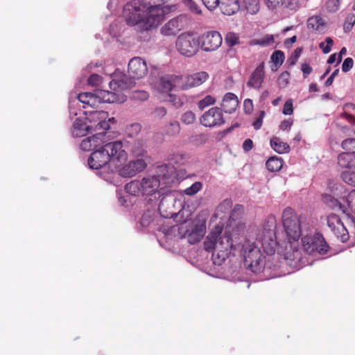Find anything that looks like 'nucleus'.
<instances>
[{"instance_id":"39","label":"nucleus","mask_w":355,"mask_h":355,"mask_svg":"<svg viewBox=\"0 0 355 355\" xmlns=\"http://www.w3.org/2000/svg\"><path fill=\"white\" fill-rule=\"evenodd\" d=\"M215 103L216 98L214 96L207 95L198 102V106L200 110H202L205 107L214 105Z\"/></svg>"},{"instance_id":"44","label":"nucleus","mask_w":355,"mask_h":355,"mask_svg":"<svg viewBox=\"0 0 355 355\" xmlns=\"http://www.w3.org/2000/svg\"><path fill=\"white\" fill-rule=\"evenodd\" d=\"M153 222V213L148 211L143 214L140 223L143 227H148Z\"/></svg>"},{"instance_id":"49","label":"nucleus","mask_w":355,"mask_h":355,"mask_svg":"<svg viewBox=\"0 0 355 355\" xmlns=\"http://www.w3.org/2000/svg\"><path fill=\"white\" fill-rule=\"evenodd\" d=\"M332 44V39L328 37L325 39L324 42L320 43L319 46L322 49V52L327 54L331 51Z\"/></svg>"},{"instance_id":"61","label":"nucleus","mask_w":355,"mask_h":355,"mask_svg":"<svg viewBox=\"0 0 355 355\" xmlns=\"http://www.w3.org/2000/svg\"><path fill=\"white\" fill-rule=\"evenodd\" d=\"M166 110L162 107L156 108L154 112L155 116L157 118H162L166 115Z\"/></svg>"},{"instance_id":"63","label":"nucleus","mask_w":355,"mask_h":355,"mask_svg":"<svg viewBox=\"0 0 355 355\" xmlns=\"http://www.w3.org/2000/svg\"><path fill=\"white\" fill-rule=\"evenodd\" d=\"M135 98H138L141 101L146 100L148 97L147 92L144 91L137 92L134 96Z\"/></svg>"},{"instance_id":"27","label":"nucleus","mask_w":355,"mask_h":355,"mask_svg":"<svg viewBox=\"0 0 355 355\" xmlns=\"http://www.w3.org/2000/svg\"><path fill=\"white\" fill-rule=\"evenodd\" d=\"M239 105V100L236 95L228 92L223 98L221 107L226 113L232 114Z\"/></svg>"},{"instance_id":"23","label":"nucleus","mask_w":355,"mask_h":355,"mask_svg":"<svg viewBox=\"0 0 355 355\" xmlns=\"http://www.w3.org/2000/svg\"><path fill=\"white\" fill-rule=\"evenodd\" d=\"M148 73V67L146 61L140 57L132 58L128 64L129 76L135 78H142Z\"/></svg>"},{"instance_id":"5","label":"nucleus","mask_w":355,"mask_h":355,"mask_svg":"<svg viewBox=\"0 0 355 355\" xmlns=\"http://www.w3.org/2000/svg\"><path fill=\"white\" fill-rule=\"evenodd\" d=\"M74 116H72V118ZM77 117L73 125L72 135L73 137L85 136L93 131H107L110 125L115 123L114 117H109L107 112L103 110H78Z\"/></svg>"},{"instance_id":"51","label":"nucleus","mask_w":355,"mask_h":355,"mask_svg":"<svg viewBox=\"0 0 355 355\" xmlns=\"http://www.w3.org/2000/svg\"><path fill=\"white\" fill-rule=\"evenodd\" d=\"M326 8L331 12H336L339 8V0H327Z\"/></svg>"},{"instance_id":"38","label":"nucleus","mask_w":355,"mask_h":355,"mask_svg":"<svg viewBox=\"0 0 355 355\" xmlns=\"http://www.w3.org/2000/svg\"><path fill=\"white\" fill-rule=\"evenodd\" d=\"M245 8L248 12L251 15L257 13L259 10L258 0H243Z\"/></svg>"},{"instance_id":"52","label":"nucleus","mask_w":355,"mask_h":355,"mask_svg":"<svg viewBox=\"0 0 355 355\" xmlns=\"http://www.w3.org/2000/svg\"><path fill=\"white\" fill-rule=\"evenodd\" d=\"M355 24V15L354 14L349 15L345 20L344 24V29L345 31H349L354 24Z\"/></svg>"},{"instance_id":"18","label":"nucleus","mask_w":355,"mask_h":355,"mask_svg":"<svg viewBox=\"0 0 355 355\" xmlns=\"http://www.w3.org/2000/svg\"><path fill=\"white\" fill-rule=\"evenodd\" d=\"M202 125L209 128L220 126L225 123L221 110L214 107L206 111L200 119Z\"/></svg>"},{"instance_id":"3","label":"nucleus","mask_w":355,"mask_h":355,"mask_svg":"<svg viewBox=\"0 0 355 355\" xmlns=\"http://www.w3.org/2000/svg\"><path fill=\"white\" fill-rule=\"evenodd\" d=\"M132 1L123 8V17L128 26L139 31L157 27L164 19V10L159 0Z\"/></svg>"},{"instance_id":"40","label":"nucleus","mask_w":355,"mask_h":355,"mask_svg":"<svg viewBox=\"0 0 355 355\" xmlns=\"http://www.w3.org/2000/svg\"><path fill=\"white\" fill-rule=\"evenodd\" d=\"M343 180L349 185L355 187V172L346 171L342 173Z\"/></svg>"},{"instance_id":"55","label":"nucleus","mask_w":355,"mask_h":355,"mask_svg":"<svg viewBox=\"0 0 355 355\" xmlns=\"http://www.w3.org/2000/svg\"><path fill=\"white\" fill-rule=\"evenodd\" d=\"M293 101L291 99H288L286 101L284 105L283 114L285 115H291L293 114Z\"/></svg>"},{"instance_id":"2","label":"nucleus","mask_w":355,"mask_h":355,"mask_svg":"<svg viewBox=\"0 0 355 355\" xmlns=\"http://www.w3.org/2000/svg\"><path fill=\"white\" fill-rule=\"evenodd\" d=\"M282 223L286 235L285 252L279 251L284 256L285 263L292 268H300L306 265V261L298 248V241L311 226L304 216H297L290 207L286 208L282 214Z\"/></svg>"},{"instance_id":"6","label":"nucleus","mask_w":355,"mask_h":355,"mask_svg":"<svg viewBox=\"0 0 355 355\" xmlns=\"http://www.w3.org/2000/svg\"><path fill=\"white\" fill-rule=\"evenodd\" d=\"M127 154L123 149L121 141L107 142L94 150L87 159V164L91 169H108L113 171L116 166L115 161L123 162L126 159Z\"/></svg>"},{"instance_id":"64","label":"nucleus","mask_w":355,"mask_h":355,"mask_svg":"<svg viewBox=\"0 0 355 355\" xmlns=\"http://www.w3.org/2000/svg\"><path fill=\"white\" fill-rule=\"evenodd\" d=\"M116 23H113L110 25V34L114 37H116L120 33L119 31L115 30V28H116Z\"/></svg>"},{"instance_id":"12","label":"nucleus","mask_w":355,"mask_h":355,"mask_svg":"<svg viewBox=\"0 0 355 355\" xmlns=\"http://www.w3.org/2000/svg\"><path fill=\"white\" fill-rule=\"evenodd\" d=\"M160 233L159 242L166 248L170 249L171 247L175 248V244L180 239L186 236L185 226L180 225H162L159 227Z\"/></svg>"},{"instance_id":"56","label":"nucleus","mask_w":355,"mask_h":355,"mask_svg":"<svg viewBox=\"0 0 355 355\" xmlns=\"http://www.w3.org/2000/svg\"><path fill=\"white\" fill-rule=\"evenodd\" d=\"M289 73L287 71L282 72L279 77V85L285 87L288 83Z\"/></svg>"},{"instance_id":"58","label":"nucleus","mask_w":355,"mask_h":355,"mask_svg":"<svg viewBox=\"0 0 355 355\" xmlns=\"http://www.w3.org/2000/svg\"><path fill=\"white\" fill-rule=\"evenodd\" d=\"M302 53L301 49H297L294 51V52L292 53L291 58L288 60V62L291 64L293 65L296 63L298 58H300Z\"/></svg>"},{"instance_id":"32","label":"nucleus","mask_w":355,"mask_h":355,"mask_svg":"<svg viewBox=\"0 0 355 355\" xmlns=\"http://www.w3.org/2000/svg\"><path fill=\"white\" fill-rule=\"evenodd\" d=\"M232 207V202L230 200H225L216 208L215 216L223 219L225 214L228 213Z\"/></svg>"},{"instance_id":"22","label":"nucleus","mask_w":355,"mask_h":355,"mask_svg":"<svg viewBox=\"0 0 355 355\" xmlns=\"http://www.w3.org/2000/svg\"><path fill=\"white\" fill-rule=\"evenodd\" d=\"M96 133L83 139L80 144L81 150L85 151L95 150L106 144L105 141V133L106 131H96Z\"/></svg>"},{"instance_id":"48","label":"nucleus","mask_w":355,"mask_h":355,"mask_svg":"<svg viewBox=\"0 0 355 355\" xmlns=\"http://www.w3.org/2000/svg\"><path fill=\"white\" fill-rule=\"evenodd\" d=\"M184 159V155L180 154V153L174 154V155H171V157L170 158V163L168 164L167 165L170 166H173L175 168V169L176 170V168L173 165V163H175L178 165H181L183 164ZM175 175L176 176V174Z\"/></svg>"},{"instance_id":"41","label":"nucleus","mask_w":355,"mask_h":355,"mask_svg":"<svg viewBox=\"0 0 355 355\" xmlns=\"http://www.w3.org/2000/svg\"><path fill=\"white\" fill-rule=\"evenodd\" d=\"M180 127L178 121H172L166 128V134L171 136H175L180 132Z\"/></svg>"},{"instance_id":"21","label":"nucleus","mask_w":355,"mask_h":355,"mask_svg":"<svg viewBox=\"0 0 355 355\" xmlns=\"http://www.w3.org/2000/svg\"><path fill=\"white\" fill-rule=\"evenodd\" d=\"M147 166L146 159L137 158L125 164L119 169V175L124 178H132L143 171Z\"/></svg>"},{"instance_id":"9","label":"nucleus","mask_w":355,"mask_h":355,"mask_svg":"<svg viewBox=\"0 0 355 355\" xmlns=\"http://www.w3.org/2000/svg\"><path fill=\"white\" fill-rule=\"evenodd\" d=\"M329 187L332 194H324L322 196L324 202L333 209L340 210L347 216H349L352 214L355 215V189L352 190L340 200L339 198H340L343 187L338 184L330 183Z\"/></svg>"},{"instance_id":"59","label":"nucleus","mask_w":355,"mask_h":355,"mask_svg":"<svg viewBox=\"0 0 355 355\" xmlns=\"http://www.w3.org/2000/svg\"><path fill=\"white\" fill-rule=\"evenodd\" d=\"M243 107L245 112L250 114L253 110V102L250 98H246L243 102Z\"/></svg>"},{"instance_id":"13","label":"nucleus","mask_w":355,"mask_h":355,"mask_svg":"<svg viewBox=\"0 0 355 355\" xmlns=\"http://www.w3.org/2000/svg\"><path fill=\"white\" fill-rule=\"evenodd\" d=\"M199 36L191 33L180 35L175 42L178 51L186 57H191L197 53L200 48Z\"/></svg>"},{"instance_id":"57","label":"nucleus","mask_w":355,"mask_h":355,"mask_svg":"<svg viewBox=\"0 0 355 355\" xmlns=\"http://www.w3.org/2000/svg\"><path fill=\"white\" fill-rule=\"evenodd\" d=\"M354 61L351 58H347L342 64V70L344 72L349 71L353 67Z\"/></svg>"},{"instance_id":"26","label":"nucleus","mask_w":355,"mask_h":355,"mask_svg":"<svg viewBox=\"0 0 355 355\" xmlns=\"http://www.w3.org/2000/svg\"><path fill=\"white\" fill-rule=\"evenodd\" d=\"M266 4L270 9L281 8L292 11H295L300 7L299 0H266Z\"/></svg>"},{"instance_id":"36","label":"nucleus","mask_w":355,"mask_h":355,"mask_svg":"<svg viewBox=\"0 0 355 355\" xmlns=\"http://www.w3.org/2000/svg\"><path fill=\"white\" fill-rule=\"evenodd\" d=\"M344 111L349 122L355 125V105L353 103L345 104L344 105Z\"/></svg>"},{"instance_id":"60","label":"nucleus","mask_w":355,"mask_h":355,"mask_svg":"<svg viewBox=\"0 0 355 355\" xmlns=\"http://www.w3.org/2000/svg\"><path fill=\"white\" fill-rule=\"evenodd\" d=\"M293 125V121L291 119L284 120L279 125V129L282 130L289 131Z\"/></svg>"},{"instance_id":"20","label":"nucleus","mask_w":355,"mask_h":355,"mask_svg":"<svg viewBox=\"0 0 355 355\" xmlns=\"http://www.w3.org/2000/svg\"><path fill=\"white\" fill-rule=\"evenodd\" d=\"M182 80V76L167 75L160 78L159 80V90L163 94H168V100L173 101L174 96L169 92L175 88L180 89V82Z\"/></svg>"},{"instance_id":"7","label":"nucleus","mask_w":355,"mask_h":355,"mask_svg":"<svg viewBox=\"0 0 355 355\" xmlns=\"http://www.w3.org/2000/svg\"><path fill=\"white\" fill-rule=\"evenodd\" d=\"M125 101V96L120 92H109L104 89H97L94 93L85 92L79 94L74 98L71 97L69 100V111L71 119L72 116H77L78 112L73 105H77L81 103L83 107L86 109L87 107L95 108L97 107L98 104L101 103H121Z\"/></svg>"},{"instance_id":"30","label":"nucleus","mask_w":355,"mask_h":355,"mask_svg":"<svg viewBox=\"0 0 355 355\" xmlns=\"http://www.w3.org/2000/svg\"><path fill=\"white\" fill-rule=\"evenodd\" d=\"M307 26L319 33H324L327 28V24L324 20L318 15L309 17L307 21Z\"/></svg>"},{"instance_id":"54","label":"nucleus","mask_w":355,"mask_h":355,"mask_svg":"<svg viewBox=\"0 0 355 355\" xmlns=\"http://www.w3.org/2000/svg\"><path fill=\"white\" fill-rule=\"evenodd\" d=\"M265 114L264 111H261L259 114V116L253 122L252 125L255 130H259L261 128Z\"/></svg>"},{"instance_id":"53","label":"nucleus","mask_w":355,"mask_h":355,"mask_svg":"<svg viewBox=\"0 0 355 355\" xmlns=\"http://www.w3.org/2000/svg\"><path fill=\"white\" fill-rule=\"evenodd\" d=\"M205 6L209 10H213L219 6L220 0H202Z\"/></svg>"},{"instance_id":"19","label":"nucleus","mask_w":355,"mask_h":355,"mask_svg":"<svg viewBox=\"0 0 355 355\" xmlns=\"http://www.w3.org/2000/svg\"><path fill=\"white\" fill-rule=\"evenodd\" d=\"M327 225L334 235L342 242H346L349 239V231L341 221L339 216L331 214L327 217Z\"/></svg>"},{"instance_id":"29","label":"nucleus","mask_w":355,"mask_h":355,"mask_svg":"<svg viewBox=\"0 0 355 355\" xmlns=\"http://www.w3.org/2000/svg\"><path fill=\"white\" fill-rule=\"evenodd\" d=\"M219 7L224 15H232L239 10L240 5L238 0H220Z\"/></svg>"},{"instance_id":"4","label":"nucleus","mask_w":355,"mask_h":355,"mask_svg":"<svg viewBox=\"0 0 355 355\" xmlns=\"http://www.w3.org/2000/svg\"><path fill=\"white\" fill-rule=\"evenodd\" d=\"M156 175H147L141 180H132L125 186V191L134 196H153L154 198L160 197L163 184L168 187L175 180V169L168 165L159 166Z\"/></svg>"},{"instance_id":"50","label":"nucleus","mask_w":355,"mask_h":355,"mask_svg":"<svg viewBox=\"0 0 355 355\" xmlns=\"http://www.w3.org/2000/svg\"><path fill=\"white\" fill-rule=\"evenodd\" d=\"M103 82V78L96 73L92 74L88 78V83L92 86H98L101 85Z\"/></svg>"},{"instance_id":"43","label":"nucleus","mask_w":355,"mask_h":355,"mask_svg":"<svg viewBox=\"0 0 355 355\" xmlns=\"http://www.w3.org/2000/svg\"><path fill=\"white\" fill-rule=\"evenodd\" d=\"M225 42L230 47L238 44L239 43V37L238 34L232 32L227 33L225 36Z\"/></svg>"},{"instance_id":"46","label":"nucleus","mask_w":355,"mask_h":355,"mask_svg":"<svg viewBox=\"0 0 355 355\" xmlns=\"http://www.w3.org/2000/svg\"><path fill=\"white\" fill-rule=\"evenodd\" d=\"M181 120L186 125L192 124L196 121V115L191 111H188L182 114Z\"/></svg>"},{"instance_id":"11","label":"nucleus","mask_w":355,"mask_h":355,"mask_svg":"<svg viewBox=\"0 0 355 355\" xmlns=\"http://www.w3.org/2000/svg\"><path fill=\"white\" fill-rule=\"evenodd\" d=\"M158 210L162 217L165 218H175L176 220L183 218L185 210L183 202L180 200H176L171 195H166L162 197L159 204ZM182 220H180L181 221Z\"/></svg>"},{"instance_id":"34","label":"nucleus","mask_w":355,"mask_h":355,"mask_svg":"<svg viewBox=\"0 0 355 355\" xmlns=\"http://www.w3.org/2000/svg\"><path fill=\"white\" fill-rule=\"evenodd\" d=\"M274 42L275 38L273 35H266L261 39L252 40V44L266 47L272 45Z\"/></svg>"},{"instance_id":"42","label":"nucleus","mask_w":355,"mask_h":355,"mask_svg":"<svg viewBox=\"0 0 355 355\" xmlns=\"http://www.w3.org/2000/svg\"><path fill=\"white\" fill-rule=\"evenodd\" d=\"M141 126L139 123H134L126 128V134L130 137H134L141 131Z\"/></svg>"},{"instance_id":"8","label":"nucleus","mask_w":355,"mask_h":355,"mask_svg":"<svg viewBox=\"0 0 355 355\" xmlns=\"http://www.w3.org/2000/svg\"><path fill=\"white\" fill-rule=\"evenodd\" d=\"M204 247L207 251H213L212 261L214 265L220 266L228 257L233 247L230 234L223 232V227L217 225L206 237Z\"/></svg>"},{"instance_id":"37","label":"nucleus","mask_w":355,"mask_h":355,"mask_svg":"<svg viewBox=\"0 0 355 355\" xmlns=\"http://www.w3.org/2000/svg\"><path fill=\"white\" fill-rule=\"evenodd\" d=\"M271 62L277 67H279L284 62L285 56L284 53L279 50H277L272 53L270 57Z\"/></svg>"},{"instance_id":"62","label":"nucleus","mask_w":355,"mask_h":355,"mask_svg":"<svg viewBox=\"0 0 355 355\" xmlns=\"http://www.w3.org/2000/svg\"><path fill=\"white\" fill-rule=\"evenodd\" d=\"M253 147V142L250 139H247L243 144V148L245 151L250 150Z\"/></svg>"},{"instance_id":"45","label":"nucleus","mask_w":355,"mask_h":355,"mask_svg":"<svg viewBox=\"0 0 355 355\" xmlns=\"http://www.w3.org/2000/svg\"><path fill=\"white\" fill-rule=\"evenodd\" d=\"M202 189V184L200 182H194L191 187L184 190V193L188 196H193L197 193Z\"/></svg>"},{"instance_id":"25","label":"nucleus","mask_w":355,"mask_h":355,"mask_svg":"<svg viewBox=\"0 0 355 355\" xmlns=\"http://www.w3.org/2000/svg\"><path fill=\"white\" fill-rule=\"evenodd\" d=\"M264 62L260 63L251 74L247 85L256 89L261 88L265 78Z\"/></svg>"},{"instance_id":"17","label":"nucleus","mask_w":355,"mask_h":355,"mask_svg":"<svg viewBox=\"0 0 355 355\" xmlns=\"http://www.w3.org/2000/svg\"><path fill=\"white\" fill-rule=\"evenodd\" d=\"M105 75L110 76L112 80L110 81V88L114 91L117 89H128L135 85V80L131 76L128 77L123 72L115 70L114 72H107L105 71Z\"/></svg>"},{"instance_id":"10","label":"nucleus","mask_w":355,"mask_h":355,"mask_svg":"<svg viewBox=\"0 0 355 355\" xmlns=\"http://www.w3.org/2000/svg\"><path fill=\"white\" fill-rule=\"evenodd\" d=\"M304 251L309 254H324L329 248L323 236L311 225L301 238Z\"/></svg>"},{"instance_id":"14","label":"nucleus","mask_w":355,"mask_h":355,"mask_svg":"<svg viewBox=\"0 0 355 355\" xmlns=\"http://www.w3.org/2000/svg\"><path fill=\"white\" fill-rule=\"evenodd\" d=\"M181 221V225L185 226L186 235L189 243H196L204 236L206 232L205 221H190L187 218L182 219Z\"/></svg>"},{"instance_id":"31","label":"nucleus","mask_w":355,"mask_h":355,"mask_svg":"<svg viewBox=\"0 0 355 355\" xmlns=\"http://www.w3.org/2000/svg\"><path fill=\"white\" fill-rule=\"evenodd\" d=\"M271 148L279 154H284L289 152V145L282 141L279 137H275L270 139Z\"/></svg>"},{"instance_id":"1","label":"nucleus","mask_w":355,"mask_h":355,"mask_svg":"<svg viewBox=\"0 0 355 355\" xmlns=\"http://www.w3.org/2000/svg\"><path fill=\"white\" fill-rule=\"evenodd\" d=\"M276 227L275 218L269 216L263 226L254 232H250L241 245L245 264L255 274L264 273L266 278L280 276L267 274L268 270L272 268L270 263L271 256L275 254L277 246L282 248L276 236Z\"/></svg>"},{"instance_id":"35","label":"nucleus","mask_w":355,"mask_h":355,"mask_svg":"<svg viewBox=\"0 0 355 355\" xmlns=\"http://www.w3.org/2000/svg\"><path fill=\"white\" fill-rule=\"evenodd\" d=\"M131 151L134 156L145 159L146 150L141 141H135L132 146Z\"/></svg>"},{"instance_id":"24","label":"nucleus","mask_w":355,"mask_h":355,"mask_svg":"<svg viewBox=\"0 0 355 355\" xmlns=\"http://www.w3.org/2000/svg\"><path fill=\"white\" fill-rule=\"evenodd\" d=\"M209 75L205 71L198 72L184 77L182 76V80L180 82V89L185 90L198 87L205 83Z\"/></svg>"},{"instance_id":"28","label":"nucleus","mask_w":355,"mask_h":355,"mask_svg":"<svg viewBox=\"0 0 355 355\" xmlns=\"http://www.w3.org/2000/svg\"><path fill=\"white\" fill-rule=\"evenodd\" d=\"M182 28V23L178 18L169 20L161 28V33L165 36L175 35Z\"/></svg>"},{"instance_id":"16","label":"nucleus","mask_w":355,"mask_h":355,"mask_svg":"<svg viewBox=\"0 0 355 355\" xmlns=\"http://www.w3.org/2000/svg\"><path fill=\"white\" fill-rule=\"evenodd\" d=\"M200 48L205 52L214 51L222 44L220 33L216 31L205 32L199 35Z\"/></svg>"},{"instance_id":"15","label":"nucleus","mask_w":355,"mask_h":355,"mask_svg":"<svg viewBox=\"0 0 355 355\" xmlns=\"http://www.w3.org/2000/svg\"><path fill=\"white\" fill-rule=\"evenodd\" d=\"M342 147L347 152L338 157V164L342 168L355 169V139H347L342 142Z\"/></svg>"},{"instance_id":"33","label":"nucleus","mask_w":355,"mask_h":355,"mask_svg":"<svg viewBox=\"0 0 355 355\" xmlns=\"http://www.w3.org/2000/svg\"><path fill=\"white\" fill-rule=\"evenodd\" d=\"M266 168L268 171L275 172L280 170L283 166V161L280 157H271L266 163Z\"/></svg>"},{"instance_id":"47","label":"nucleus","mask_w":355,"mask_h":355,"mask_svg":"<svg viewBox=\"0 0 355 355\" xmlns=\"http://www.w3.org/2000/svg\"><path fill=\"white\" fill-rule=\"evenodd\" d=\"M184 4L195 14H200L201 10L200 7L193 0H182Z\"/></svg>"}]
</instances>
